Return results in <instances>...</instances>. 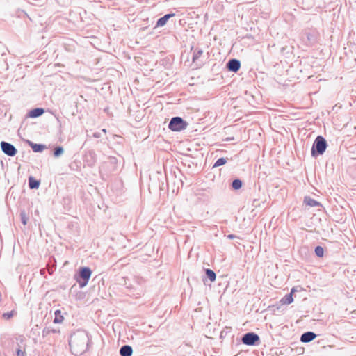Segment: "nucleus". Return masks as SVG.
<instances>
[{"mask_svg":"<svg viewBox=\"0 0 356 356\" xmlns=\"http://www.w3.org/2000/svg\"><path fill=\"white\" fill-rule=\"evenodd\" d=\"M88 344V334L83 330H78L70 337L69 345L71 352L75 355H81L85 353L87 350Z\"/></svg>","mask_w":356,"mask_h":356,"instance_id":"f257e3e1","label":"nucleus"},{"mask_svg":"<svg viewBox=\"0 0 356 356\" xmlns=\"http://www.w3.org/2000/svg\"><path fill=\"white\" fill-rule=\"evenodd\" d=\"M188 124L180 117L172 118L169 123L168 127L172 131H181L187 127Z\"/></svg>","mask_w":356,"mask_h":356,"instance_id":"f03ea898","label":"nucleus"},{"mask_svg":"<svg viewBox=\"0 0 356 356\" xmlns=\"http://www.w3.org/2000/svg\"><path fill=\"white\" fill-rule=\"evenodd\" d=\"M327 147V143L325 138L322 136H318L314 143V146L312 147V155H315V152L316 151L318 154H322Z\"/></svg>","mask_w":356,"mask_h":356,"instance_id":"7ed1b4c3","label":"nucleus"},{"mask_svg":"<svg viewBox=\"0 0 356 356\" xmlns=\"http://www.w3.org/2000/svg\"><path fill=\"white\" fill-rule=\"evenodd\" d=\"M17 347L15 348L16 356H26V341L23 336L16 338Z\"/></svg>","mask_w":356,"mask_h":356,"instance_id":"20e7f679","label":"nucleus"},{"mask_svg":"<svg viewBox=\"0 0 356 356\" xmlns=\"http://www.w3.org/2000/svg\"><path fill=\"white\" fill-rule=\"evenodd\" d=\"M91 274L92 271L88 267H82L80 268V277L83 280V282H81L79 280H77V281L79 282L81 287H83L88 284Z\"/></svg>","mask_w":356,"mask_h":356,"instance_id":"39448f33","label":"nucleus"},{"mask_svg":"<svg viewBox=\"0 0 356 356\" xmlns=\"http://www.w3.org/2000/svg\"><path fill=\"white\" fill-rule=\"evenodd\" d=\"M259 341V336L253 332L245 334L242 338V342L248 346H253Z\"/></svg>","mask_w":356,"mask_h":356,"instance_id":"423d86ee","label":"nucleus"},{"mask_svg":"<svg viewBox=\"0 0 356 356\" xmlns=\"http://www.w3.org/2000/svg\"><path fill=\"white\" fill-rule=\"evenodd\" d=\"M1 147L2 151L8 156H13L17 154V149L15 147L8 143L4 141L1 142Z\"/></svg>","mask_w":356,"mask_h":356,"instance_id":"0eeeda50","label":"nucleus"},{"mask_svg":"<svg viewBox=\"0 0 356 356\" xmlns=\"http://www.w3.org/2000/svg\"><path fill=\"white\" fill-rule=\"evenodd\" d=\"M241 67L240 62L236 59H232L227 63V68L229 71L236 72Z\"/></svg>","mask_w":356,"mask_h":356,"instance_id":"6e6552de","label":"nucleus"},{"mask_svg":"<svg viewBox=\"0 0 356 356\" xmlns=\"http://www.w3.org/2000/svg\"><path fill=\"white\" fill-rule=\"evenodd\" d=\"M316 335L314 332H307L304 333L300 338V340L303 343L310 342L316 338Z\"/></svg>","mask_w":356,"mask_h":356,"instance_id":"1a4fd4ad","label":"nucleus"},{"mask_svg":"<svg viewBox=\"0 0 356 356\" xmlns=\"http://www.w3.org/2000/svg\"><path fill=\"white\" fill-rule=\"evenodd\" d=\"M296 289L295 288H293L291 289V293L289 294V295H286L285 296H284L280 302L282 305H289L291 303L293 302V294L294 293V292L296 291Z\"/></svg>","mask_w":356,"mask_h":356,"instance_id":"9d476101","label":"nucleus"},{"mask_svg":"<svg viewBox=\"0 0 356 356\" xmlns=\"http://www.w3.org/2000/svg\"><path fill=\"white\" fill-rule=\"evenodd\" d=\"M132 353V348L129 346H124L120 348V350L121 356H131Z\"/></svg>","mask_w":356,"mask_h":356,"instance_id":"9b49d317","label":"nucleus"},{"mask_svg":"<svg viewBox=\"0 0 356 356\" xmlns=\"http://www.w3.org/2000/svg\"><path fill=\"white\" fill-rule=\"evenodd\" d=\"M175 14H167L163 17L160 18L156 23V26H163L167 23L169 18L173 17Z\"/></svg>","mask_w":356,"mask_h":356,"instance_id":"f8f14e48","label":"nucleus"},{"mask_svg":"<svg viewBox=\"0 0 356 356\" xmlns=\"http://www.w3.org/2000/svg\"><path fill=\"white\" fill-rule=\"evenodd\" d=\"M44 113V109L37 108L31 110L29 112V116L31 118H37L42 115Z\"/></svg>","mask_w":356,"mask_h":356,"instance_id":"ddd939ff","label":"nucleus"},{"mask_svg":"<svg viewBox=\"0 0 356 356\" xmlns=\"http://www.w3.org/2000/svg\"><path fill=\"white\" fill-rule=\"evenodd\" d=\"M29 187L31 189L38 188L40 186V181L36 180L32 177H30L29 179Z\"/></svg>","mask_w":356,"mask_h":356,"instance_id":"4468645a","label":"nucleus"},{"mask_svg":"<svg viewBox=\"0 0 356 356\" xmlns=\"http://www.w3.org/2000/svg\"><path fill=\"white\" fill-rule=\"evenodd\" d=\"M64 320V317L61 314L60 310H56L55 312V318L54 322L55 323H61Z\"/></svg>","mask_w":356,"mask_h":356,"instance_id":"2eb2a0df","label":"nucleus"},{"mask_svg":"<svg viewBox=\"0 0 356 356\" xmlns=\"http://www.w3.org/2000/svg\"><path fill=\"white\" fill-rule=\"evenodd\" d=\"M305 202L307 205L310 206V207H316V206L319 205V203L317 201H316L310 197H306L305 199Z\"/></svg>","mask_w":356,"mask_h":356,"instance_id":"dca6fc26","label":"nucleus"},{"mask_svg":"<svg viewBox=\"0 0 356 356\" xmlns=\"http://www.w3.org/2000/svg\"><path fill=\"white\" fill-rule=\"evenodd\" d=\"M206 274L211 282H214L216 278V273L211 269L206 270Z\"/></svg>","mask_w":356,"mask_h":356,"instance_id":"f3484780","label":"nucleus"},{"mask_svg":"<svg viewBox=\"0 0 356 356\" xmlns=\"http://www.w3.org/2000/svg\"><path fill=\"white\" fill-rule=\"evenodd\" d=\"M241 186H242V182L241 180L235 179L233 181L232 187L234 189H236V190L239 189L241 188Z\"/></svg>","mask_w":356,"mask_h":356,"instance_id":"a211bd4d","label":"nucleus"},{"mask_svg":"<svg viewBox=\"0 0 356 356\" xmlns=\"http://www.w3.org/2000/svg\"><path fill=\"white\" fill-rule=\"evenodd\" d=\"M315 253L318 257H322L324 254V250L321 246H317L315 248Z\"/></svg>","mask_w":356,"mask_h":356,"instance_id":"6ab92c4d","label":"nucleus"},{"mask_svg":"<svg viewBox=\"0 0 356 356\" xmlns=\"http://www.w3.org/2000/svg\"><path fill=\"white\" fill-rule=\"evenodd\" d=\"M227 162L226 159H224V158H220L218 159L216 162L214 164V166L213 167H218V166H220V165H222L224 164H225Z\"/></svg>","mask_w":356,"mask_h":356,"instance_id":"aec40b11","label":"nucleus"},{"mask_svg":"<svg viewBox=\"0 0 356 356\" xmlns=\"http://www.w3.org/2000/svg\"><path fill=\"white\" fill-rule=\"evenodd\" d=\"M63 152V149L61 147H58L56 148H55L54 149V156H59L60 155H61Z\"/></svg>","mask_w":356,"mask_h":356,"instance_id":"412c9836","label":"nucleus"},{"mask_svg":"<svg viewBox=\"0 0 356 356\" xmlns=\"http://www.w3.org/2000/svg\"><path fill=\"white\" fill-rule=\"evenodd\" d=\"M32 149L34 152H40L43 149V146L41 145L35 144L32 146Z\"/></svg>","mask_w":356,"mask_h":356,"instance_id":"4be33fe9","label":"nucleus"},{"mask_svg":"<svg viewBox=\"0 0 356 356\" xmlns=\"http://www.w3.org/2000/svg\"><path fill=\"white\" fill-rule=\"evenodd\" d=\"M202 50H198V51L194 52V55L193 56V61H195L196 59L200 58L202 56Z\"/></svg>","mask_w":356,"mask_h":356,"instance_id":"5701e85b","label":"nucleus"},{"mask_svg":"<svg viewBox=\"0 0 356 356\" xmlns=\"http://www.w3.org/2000/svg\"><path fill=\"white\" fill-rule=\"evenodd\" d=\"M15 314V312L14 311H11L10 312H8V313H4L3 314V318H5V319H9L10 318H12L13 316Z\"/></svg>","mask_w":356,"mask_h":356,"instance_id":"b1692460","label":"nucleus"},{"mask_svg":"<svg viewBox=\"0 0 356 356\" xmlns=\"http://www.w3.org/2000/svg\"><path fill=\"white\" fill-rule=\"evenodd\" d=\"M227 237H228L229 238H230V239H233V238H235V236H234V235H233V234H230V235H228V236H227Z\"/></svg>","mask_w":356,"mask_h":356,"instance_id":"393cba45","label":"nucleus"}]
</instances>
